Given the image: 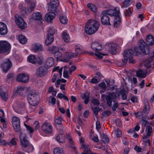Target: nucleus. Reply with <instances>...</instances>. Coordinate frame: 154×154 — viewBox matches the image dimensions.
Returning <instances> with one entry per match:
<instances>
[{"label":"nucleus","mask_w":154,"mask_h":154,"mask_svg":"<svg viewBox=\"0 0 154 154\" xmlns=\"http://www.w3.org/2000/svg\"><path fill=\"white\" fill-rule=\"evenodd\" d=\"M33 48L35 52H38L43 51L42 45L38 44H35L33 46Z\"/></svg>","instance_id":"nucleus-27"},{"label":"nucleus","mask_w":154,"mask_h":154,"mask_svg":"<svg viewBox=\"0 0 154 154\" xmlns=\"http://www.w3.org/2000/svg\"><path fill=\"white\" fill-rule=\"evenodd\" d=\"M111 113H112L110 111L108 110L103 112L102 114L104 116H107L110 115Z\"/></svg>","instance_id":"nucleus-60"},{"label":"nucleus","mask_w":154,"mask_h":154,"mask_svg":"<svg viewBox=\"0 0 154 154\" xmlns=\"http://www.w3.org/2000/svg\"><path fill=\"white\" fill-rule=\"evenodd\" d=\"M59 19L61 23L63 24H65L67 22V19L65 15L60 16L59 17Z\"/></svg>","instance_id":"nucleus-38"},{"label":"nucleus","mask_w":154,"mask_h":154,"mask_svg":"<svg viewBox=\"0 0 154 154\" xmlns=\"http://www.w3.org/2000/svg\"><path fill=\"white\" fill-rule=\"evenodd\" d=\"M123 91V90H121L120 91H119L118 89H116L115 91V94L114 93V92H113V93H114V94H113V96H114L115 97H116V95L118 97H119L120 96V94H121L122 92Z\"/></svg>","instance_id":"nucleus-47"},{"label":"nucleus","mask_w":154,"mask_h":154,"mask_svg":"<svg viewBox=\"0 0 154 154\" xmlns=\"http://www.w3.org/2000/svg\"><path fill=\"white\" fill-rule=\"evenodd\" d=\"M12 125L14 130L17 132H19L20 130V120L19 118L14 116L12 119Z\"/></svg>","instance_id":"nucleus-5"},{"label":"nucleus","mask_w":154,"mask_h":154,"mask_svg":"<svg viewBox=\"0 0 154 154\" xmlns=\"http://www.w3.org/2000/svg\"><path fill=\"white\" fill-rule=\"evenodd\" d=\"M28 80V76L25 73H20L17 75V80L18 82L23 83H26Z\"/></svg>","instance_id":"nucleus-11"},{"label":"nucleus","mask_w":154,"mask_h":154,"mask_svg":"<svg viewBox=\"0 0 154 154\" xmlns=\"http://www.w3.org/2000/svg\"><path fill=\"white\" fill-rule=\"evenodd\" d=\"M118 106L119 104L118 103L116 102L113 104L112 107V109L113 111H116V109L118 107Z\"/></svg>","instance_id":"nucleus-61"},{"label":"nucleus","mask_w":154,"mask_h":154,"mask_svg":"<svg viewBox=\"0 0 154 154\" xmlns=\"http://www.w3.org/2000/svg\"><path fill=\"white\" fill-rule=\"evenodd\" d=\"M90 138L92 140L96 142H97L99 141V139L97 137L94 136L92 137L91 136L90 137Z\"/></svg>","instance_id":"nucleus-62"},{"label":"nucleus","mask_w":154,"mask_h":154,"mask_svg":"<svg viewBox=\"0 0 154 154\" xmlns=\"http://www.w3.org/2000/svg\"><path fill=\"white\" fill-rule=\"evenodd\" d=\"M62 118L61 117H59L55 121V122L58 125H60L62 123Z\"/></svg>","instance_id":"nucleus-63"},{"label":"nucleus","mask_w":154,"mask_h":154,"mask_svg":"<svg viewBox=\"0 0 154 154\" xmlns=\"http://www.w3.org/2000/svg\"><path fill=\"white\" fill-rule=\"evenodd\" d=\"M121 20L119 15L115 17L114 19V26L115 27H119L121 23Z\"/></svg>","instance_id":"nucleus-26"},{"label":"nucleus","mask_w":154,"mask_h":154,"mask_svg":"<svg viewBox=\"0 0 154 154\" xmlns=\"http://www.w3.org/2000/svg\"><path fill=\"white\" fill-rule=\"evenodd\" d=\"M99 26L98 21L90 19L88 20L85 26V32L88 34H93L98 30Z\"/></svg>","instance_id":"nucleus-1"},{"label":"nucleus","mask_w":154,"mask_h":154,"mask_svg":"<svg viewBox=\"0 0 154 154\" xmlns=\"http://www.w3.org/2000/svg\"><path fill=\"white\" fill-rule=\"evenodd\" d=\"M38 96L34 92H30L27 95V100L29 103L33 106L37 105Z\"/></svg>","instance_id":"nucleus-4"},{"label":"nucleus","mask_w":154,"mask_h":154,"mask_svg":"<svg viewBox=\"0 0 154 154\" xmlns=\"http://www.w3.org/2000/svg\"><path fill=\"white\" fill-rule=\"evenodd\" d=\"M60 133L56 137L57 140L60 143H64L65 142V135L63 134L64 132L63 130H59Z\"/></svg>","instance_id":"nucleus-15"},{"label":"nucleus","mask_w":154,"mask_h":154,"mask_svg":"<svg viewBox=\"0 0 154 154\" xmlns=\"http://www.w3.org/2000/svg\"><path fill=\"white\" fill-rule=\"evenodd\" d=\"M63 39L66 42H69L70 41V38L69 35L65 31H63L62 33Z\"/></svg>","instance_id":"nucleus-30"},{"label":"nucleus","mask_w":154,"mask_h":154,"mask_svg":"<svg viewBox=\"0 0 154 154\" xmlns=\"http://www.w3.org/2000/svg\"><path fill=\"white\" fill-rule=\"evenodd\" d=\"M139 42V47L142 53L144 55L148 54L150 51L149 46L146 45L145 42L142 39L140 40Z\"/></svg>","instance_id":"nucleus-6"},{"label":"nucleus","mask_w":154,"mask_h":154,"mask_svg":"<svg viewBox=\"0 0 154 154\" xmlns=\"http://www.w3.org/2000/svg\"><path fill=\"white\" fill-rule=\"evenodd\" d=\"M92 110L93 112H94V114L97 115L98 114V113L100 111V108L99 107H96L95 108H93Z\"/></svg>","instance_id":"nucleus-55"},{"label":"nucleus","mask_w":154,"mask_h":154,"mask_svg":"<svg viewBox=\"0 0 154 154\" xmlns=\"http://www.w3.org/2000/svg\"><path fill=\"white\" fill-rule=\"evenodd\" d=\"M48 50L54 54L58 51L59 50L58 48L56 46H51L49 47Z\"/></svg>","instance_id":"nucleus-37"},{"label":"nucleus","mask_w":154,"mask_h":154,"mask_svg":"<svg viewBox=\"0 0 154 154\" xmlns=\"http://www.w3.org/2000/svg\"><path fill=\"white\" fill-rule=\"evenodd\" d=\"M91 48L97 51H100L102 50V45L99 43L93 42L91 45Z\"/></svg>","instance_id":"nucleus-20"},{"label":"nucleus","mask_w":154,"mask_h":154,"mask_svg":"<svg viewBox=\"0 0 154 154\" xmlns=\"http://www.w3.org/2000/svg\"><path fill=\"white\" fill-rule=\"evenodd\" d=\"M141 54L140 50L137 47H135L134 50L128 49L125 50L123 54L124 59H122V62L126 64L128 60V59L133 58L134 55L136 56L140 55Z\"/></svg>","instance_id":"nucleus-2"},{"label":"nucleus","mask_w":154,"mask_h":154,"mask_svg":"<svg viewBox=\"0 0 154 154\" xmlns=\"http://www.w3.org/2000/svg\"><path fill=\"white\" fill-rule=\"evenodd\" d=\"M54 54V56L57 60L60 59L62 57V54L59 51L55 53Z\"/></svg>","instance_id":"nucleus-43"},{"label":"nucleus","mask_w":154,"mask_h":154,"mask_svg":"<svg viewBox=\"0 0 154 154\" xmlns=\"http://www.w3.org/2000/svg\"><path fill=\"white\" fill-rule=\"evenodd\" d=\"M29 146L28 145L26 146L25 147V150H23L26 152L29 153L33 151L34 149V147L33 146H32V145L30 143H29Z\"/></svg>","instance_id":"nucleus-35"},{"label":"nucleus","mask_w":154,"mask_h":154,"mask_svg":"<svg viewBox=\"0 0 154 154\" xmlns=\"http://www.w3.org/2000/svg\"><path fill=\"white\" fill-rule=\"evenodd\" d=\"M74 56L73 53L69 52L67 53L66 55V59H64L63 60V61L64 62H68L72 57Z\"/></svg>","instance_id":"nucleus-34"},{"label":"nucleus","mask_w":154,"mask_h":154,"mask_svg":"<svg viewBox=\"0 0 154 154\" xmlns=\"http://www.w3.org/2000/svg\"><path fill=\"white\" fill-rule=\"evenodd\" d=\"M44 66L39 68L37 70L36 75L37 76L42 77L45 75L47 73V69Z\"/></svg>","instance_id":"nucleus-14"},{"label":"nucleus","mask_w":154,"mask_h":154,"mask_svg":"<svg viewBox=\"0 0 154 154\" xmlns=\"http://www.w3.org/2000/svg\"><path fill=\"white\" fill-rule=\"evenodd\" d=\"M0 95L2 99L4 101H6L8 100V95L6 94L5 92L3 91L1 92Z\"/></svg>","instance_id":"nucleus-44"},{"label":"nucleus","mask_w":154,"mask_h":154,"mask_svg":"<svg viewBox=\"0 0 154 154\" xmlns=\"http://www.w3.org/2000/svg\"><path fill=\"white\" fill-rule=\"evenodd\" d=\"M35 7V3H32L31 5V6L28 9V11L29 12H31L34 10Z\"/></svg>","instance_id":"nucleus-50"},{"label":"nucleus","mask_w":154,"mask_h":154,"mask_svg":"<svg viewBox=\"0 0 154 154\" xmlns=\"http://www.w3.org/2000/svg\"><path fill=\"white\" fill-rule=\"evenodd\" d=\"M20 140L21 143L22 145L21 148L23 150H25V147L26 146H29V143H30L29 141L27 139V137L25 135L23 136H22L21 135L20 136Z\"/></svg>","instance_id":"nucleus-12"},{"label":"nucleus","mask_w":154,"mask_h":154,"mask_svg":"<svg viewBox=\"0 0 154 154\" xmlns=\"http://www.w3.org/2000/svg\"><path fill=\"white\" fill-rule=\"evenodd\" d=\"M88 7L91 11L94 12H95L96 11V6L91 4H88L87 5Z\"/></svg>","instance_id":"nucleus-46"},{"label":"nucleus","mask_w":154,"mask_h":154,"mask_svg":"<svg viewBox=\"0 0 154 154\" xmlns=\"http://www.w3.org/2000/svg\"><path fill=\"white\" fill-rule=\"evenodd\" d=\"M18 39L19 42L22 44H25L27 42V39L26 37L22 35L19 36Z\"/></svg>","instance_id":"nucleus-32"},{"label":"nucleus","mask_w":154,"mask_h":154,"mask_svg":"<svg viewBox=\"0 0 154 154\" xmlns=\"http://www.w3.org/2000/svg\"><path fill=\"white\" fill-rule=\"evenodd\" d=\"M54 64V59L52 57L47 58L45 63V67L47 68H49L53 66Z\"/></svg>","instance_id":"nucleus-17"},{"label":"nucleus","mask_w":154,"mask_h":154,"mask_svg":"<svg viewBox=\"0 0 154 154\" xmlns=\"http://www.w3.org/2000/svg\"><path fill=\"white\" fill-rule=\"evenodd\" d=\"M134 0H125L122 3L121 7L122 8H126L130 5Z\"/></svg>","instance_id":"nucleus-29"},{"label":"nucleus","mask_w":154,"mask_h":154,"mask_svg":"<svg viewBox=\"0 0 154 154\" xmlns=\"http://www.w3.org/2000/svg\"><path fill=\"white\" fill-rule=\"evenodd\" d=\"M143 112H138L135 113V115L137 117H139L140 118H142L143 116Z\"/></svg>","instance_id":"nucleus-53"},{"label":"nucleus","mask_w":154,"mask_h":154,"mask_svg":"<svg viewBox=\"0 0 154 154\" xmlns=\"http://www.w3.org/2000/svg\"><path fill=\"white\" fill-rule=\"evenodd\" d=\"M149 111V109L148 106V102L147 101V102L145 103L144 106L143 112L145 113H148Z\"/></svg>","instance_id":"nucleus-40"},{"label":"nucleus","mask_w":154,"mask_h":154,"mask_svg":"<svg viewBox=\"0 0 154 154\" xmlns=\"http://www.w3.org/2000/svg\"><path fill=\"white\" fill-rule=\"evenodd\" d=\"M59 66H57L55 68H54L53 70V71H57V72L58 74L60 75V77L61 76L62 74V68H60V69H59Z\"/></svg>","instance_id":"nucleus-45"},{"label":"nucleus","mask_w":154,"mask_h":154,"mask_svg":"<svg viewBox=\"0 0 154 154\" xmlns=\"http://www.w3.org/2000/svg\"><path fill=\"white\" fill-rule=\"evenodd\" d=\"M11 62L10 59H7L5 60L1 65V66L3 71L6 73L12 66Z\"/></svg>","instance_id":"nucleus-9"},{"label":"nucleus","mask_w":154,"mask_h":154,"mask_svg":"<svg viewBox=\"0 0 154 154\" xmlns=\"http://www.w3.org/2000/svg\"><path fill=\"white\" fill-rule=\"evenodd\" d=\"M57 32V30L53 28H50L48 30V34H51L53 35V34H55Z\"/></svg>","instance_id":"nucleus-51"},{"label":"nucleus","mask_w":154,"mask_h":154,"mask_svg":"<svg viewBox=\"0 0 154 154\" xmlns=\"http://www.w3.org/2000/svg\"><path fill=\"white\" fill-rule=\"evenodd\" d=\"M58 75L59 74H58V73H55L54 74L53 78L52 79V82L54 83L55 82L58 77Z\"/></svg>","instance_id":"nucleus-58"},{"label":"nucleus","mask_w":154,"mask_h":154,"mask_svg":"<svg viewBox=\"0 0 154 154\" xmlns=\"http://www.w3.org/2000/svg\"><path fill=\"white\" fill-rule=\"evenodd\" d=\"M69 68L66 66H64V71L63 72V77L66 78H69Z\"/></svg>","instance_id":"nucleus-28"},{"label":"nucleus","mask_w":154,"mask_h":154,"mask_svg":"<svg viewBox=\"0 0 154 154\" xmlns=\"http://www.w3.org/2000/svg\"><path fill=\"white\" fill-rule=\"evenodd\" d=\"M22 87L20 86L17 87V88L14 91L13 94L14 95H16L17 94H20L23 91Z\"/></svg>","instance_id":"nucleus-39"},{"label":"nucleus","mask_w":154,"mask_h":154,"mask_svg":"<svg viewBox=\"0 0 154 154\" xmlns=\"http://www.w3.org/2000/svg\"><path fill=\"white\" fill-rule=\"evenodd\" d=\"M113 92L110 93L108 95L105 94H102L101 97L102 98L104 97L106 101L107 104L109 106H111L112 104V98H113Z\"/></svg>","instance_id":"nucleus-13"},{"label":"nucleus","mask_w":154,"mask_h":154,"mask_svg":"<svg viewBox=\"0 0 154 154\" xmlns=\"http://www.w3.org/2000/svg\"><path fill=\"white\" fill-rule=\"evenodd\" d=\"M28 59L29 62L35 64L36 62V58L34 55H31L29 56Z\"/></svg>","instance_id":"nucleus-41"},{"label":"nucleus","mask_w":154,"mask_h":154,"mask_svg":"<svg viewBox=\"0 0 154 154\" xmlns=\"http://www.w3.org/2000/svg\"><path fill=\"white\" fill-rule=\"evenodd\" d=\"M102 141L105 143H108L109 141V138L106 135L104 134L103 136Z\"/></svg>","instance_id":"nucleus-48"},{"label":"nucleus","mask_w":154,"mask_h":154,"mask_svg":"<svg viewBox=\"0 0 154 154\" xmlns=\"http://www.w3.org/2000/svg\"><path fill=\"white\" fill-rule=\"evenodd\" d=\"M147 44L149 45H153L154 44L153 37L151 35H148L146 38Z\"/></svg>","instance_id":"nucleus-31"},{"label":"nucleus","mask_w":154,"mask_h":154,"mask_svg":"<svg viewBox=\"0 0 154 154\" xmlns=\"http://www.w3.org/2000/svg\"><path fill=\"white\" fill-rule=\"evenodd\" d=\"M119 9L117 7L115 8L114 9H109L107 10L103 11L102 12L103 14H107L111 16L115 17L119 15Z\"/></svg>","instance_id":"nucleus-8"},{"label":"nucleus","mask_w":154,"mask_h":154,"mask_svg":"<svg viewBox=\"0 0 154 154\" xmlns=\"http://www.w3.org/2000/svg\"><path fill=\"white\" fill-rule=\"evenodd\" d=\"M116 123V125L119 127H120L122 125L121 122L120 120V119H117L115 121Z\"/></svg>","instance_id":"nucleus-64"},{"label":"nucleus","mask_w":154,"mask_h":154,"mask_svg":"<svg viewBox=\"0 0 154 154\" xmlns=\"http://www.w3.org/2000/svg\"><path fill=\"white\" fill-rule=\"evenodd\" d=\"M132 13L130 8H128V9H126L125 11L124 12L125 15V16L129 17L131 15Z\"/></svg>","instance_id":"nucleus-42"},{"label":"nucleus","mask_w":154,"mask_h":154,"mask_svg":"<svg viewBox=\"0 0 154 154\" xmlns=\"http://www.w3.org/2000/svg\"><path fill=\"white\" fill-rule=\"evenodd\" d=\"M147 71L143 69H140L136 71V76L140 78H145L147 75Z\"/></svg>","instance_id":"nucleus-19"},{"label":"nucleus","mask_w":154,"mask_h":154,"mask_svg":"<svg viewBox=\"0 0 154 154\" xmlns=\"http://www.w3.org/2000/svg\"><path fill=\"white\" fill-rule=\"evenodd\" d=\"M33 19L35 20H40L42 18V15L40 13L36 12L33 13L32 15Z\"/></svg>","instance_id":"nucleus-24"},{"label":"nucleus","mask_w":154,"mask_h":154,"mask_svg":"<svg viewBox=\"0 0 154 154\" xmlns=\"http://www.w3.org/2000/svg\"><path fill=\"white\" fill-rule=\"evenodd\" d=\"M92 103L94 105L98 106L100 103V102L98 100L94 99L92 100Z\"/></svg>","instance_id":"nucleus-56"},{"label":"nucleus","mask_w":154,"mask_h":154,"mask_svg":"<svg viewBox=\"0 0 154 154\" xmlns=\"http://www.w3.org/2000/svg\"><path fill=\"white\" fill-rule=\"evenodd\" d=\"M55 16L54 12H49L46 15L45 19L48 22H51L54 18Z\"/></svg>","instance_id":"nucleus-23"},{"label":"nucleus","mask_w":154,"mask_h":154,"mask_svg":"<svg viewBox=\"0 0 154 154\" xmlns=\"http://www.w3.org/2000/svg\"><path fill=\"white\" fill-rule=\"evenodd\" d=\"M131 101L133 103H137V98L136 96L132 95L131 96L130 99Z\"/></svg>","instance_id":"nucleus-49"},{"label":"nucleus","mask_w":154,"mask_h":154,"mask_svg":"<svg viewBox=\"0 0 154 154\" xmlns=\"http://www.w3.org/2000/svg\"><path fill=\"white\" fill-rule=\"evenodd\" d=\"M134 149L138 152H142L143 151V149L140 148L138 146H136L134 148Z\"/></svg>","instance_id":"nucleus-59"},{"label":"nucleus","mask_w":154,"mask_h":154,"mask_svg":"<svg viewBox=\"0 0 154 154\" xmlns=\"http://www.w3.org/2000/svg\"><path fill=\"white\" fill-rule=\"evenodd\" d=\"M25 125L26 126L27 130L29 131V133H32L33 132L34 129L31 126L29 125H27L26 124H25Z\"/></svg>","instance_id":"nucleus-52"},{"label":"nucleus","mask_w":154,"mask_h":154,"mask_svg":"<svg viewBox=\"0 0 154 154\" xmlns=\"http://www.w3.org/2000/svg\"><path fill=\"white\" fill-rule=\"evenodd\" d=\"M67 138L69 140V146L73 149L75 150H76V148L74 145L72 139L70 136H67Z\"/></svg>","instance_id":"nucleus-33"},{"label":"nucleus","mask_w":154,"mask_h":154,"mask_svg":"<svg viewBox=\"0 0 154 154\" xmlns=\"http://www.w3.org/2000/svg\"><path fill=\"white\" fill-rule=\"evenodd\" d=\"M152 129L150 125H147L145 130V134H143V137L144 138H148L151 135L152 133Z\"/></svg>","instance_id":"nucleus-16"},{"label":"nucleus","mask_w":154,"mask_h":154,"mask_svg":"<svg viewBox=\"0 0 154 154\" xmlns=\"http://www.w3.org/2000/svg\"><path fill=\"white\" fill-rule=\"evenodd\" d=\"M8 29L6 24L3 22H0V34L4 35L8 32Z\"/></svg>","instance_id":"nucleus-18"},{"label":"nucleus","mask_w":154,"mask_h":154,"mask_svg":"<svg viewBox=\"0 0 154 154\" xmlns=\"http://www.w3.org/2000/svg\"><path fill=\"white\" fill-rule=\"evenodd\" d=\"M15 21L17 25L22 29L26 27L27 24L21 17L17 14L15 16Z\"/></svg>","instance_id":"nucleus-7"},{"label":"nucleus","mask_w":154,"mask_h":154,"mask_svg":"<svg viewBox=\"0 0 154 154\" xmlns=\"http://www.w3.org/2000/svg\"><path fill=\"white\" fill-rule=\"evenodd\" d=\"M116 136L117 137H120L122 135L121 131L118 128L117 130L116 131Z\"/></svg>","instance_id":"nucleus-57"},{"label":"nucleus","mask_w":154,"mask_h":154,"mask_svg":"<svg viewBox=\"0 0 154 154\" xmlns=\"http://www.w3.org/2000/svg\"><path fill=\"white\" fill-rule=\"evenodd\" d=\"M53 153L54 154H63L64 152L62 149L57 147L54 149Z\"/></svg>","instance_id":"nucleus-36"},{"label":"nucleus","mask_w":154,"mask_h":154,"mask_svg":"<svg viewBox=\"0 0 154 154\" xmlns=\"http://www.w3.org/2000/svg\"><path fill=\"white\" fill-rule=\"evenodd\" d=\"M122 100H126L127 99V95L125 92V90H123V91L122 92Z\"/></svg>","instance_id":"nucleus-54"},{"label":"nucleus","mask_w":154,"mask_h":154,"mask_svg":"<svg viewBox=\"0 0 154 154\" xmlns=\"http://www.w3.org/2000/svg\"><path fill=\"white\" fill-rule=\"evenodd\" d=\"M11 48V45L7 41H0V54L9 53Z\"/></svg>","instance_id":"nucleus-3"},{"label":"nucleus","mask_w":154,"mask_h":154,"mask_svg":"<svg viewBox=\"0 0 154 154\" xmlns=\"http://www.w3.org/2000/svg\"><path fill=\"white\" fill-rule=\"evenodd\" d=\"M102 23L104 25H110L109 22V18L108 16L106 14H103L101 19Z\"/></svg>","instance_id":"nucleus-21"},{"label":"nucleus","mask_w":154,"mask_h":154,"mask_svg":"<svg viewBox=\"0 0 154 154\" xmlns=\"http://www.w3.org/2000/svg\"><path fill=\"white\" fill-rule=\"evenodd\" d=\"M50 6L52 9H55V11H57V7L59 5V2L58 0H50Z\"/></svg>","instance_id":"nucleus-22"},{"label":"nucleus","mask_w":154,"mask_h":154,"mask_svg":"<svg viewBox=\"0 0 154 154\" xmlns=\"http://www.w3.org/2000/svg\"><path fill=\"white\" fill-rule=\"evenodd\" d=\"M54 40L53 36L52 35L48 34L47 35V38L45 40V44L48 45L51 44Z\"/></svg>","instance_id":"nucleus-25"},{"label":"nucleus","mask_w":154,"mask_h":154,"mask_svg":"<svg viewBox=\"0 0 154 154\" xmlns=\"http://www.w3.org/2000/svg\"><path fill=\"white\" fill-rule=\"evenodd\" d=\"M42 130L46 133H51L52 132V127L50 124L45 122L42 127Z\"/></svg>","instance_id":"nucleus-10"}]
</instances>
